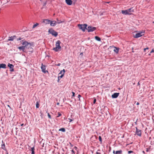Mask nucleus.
<instances>
[{"mask_svg": "<svg viewBox=\"0 0 154 154\" xmlns=\"http://www.w3.org/2000/svg\"><path fill=\"white\" fill-rule=\"evenodd\" d=\"M60 43L61 42L60 40L57 41L56 43V47L53 48V50L56 52H57L59 51V50H60L61 48V47L60 46Z\"/></svg>", "mask_w": 154, "mask_h": 154, "instance_id": "obj_2", "label": "nucleus"}, {"mask_svg": "<svg viewBox=\"0 0 154 154\" xmlns=\"http://www.w3.org/2000/svg\"><path fill=\"white\" fill-rule=\"evenodd\" d=\"M137 84H138V85H140V83H139V82Z\"/></svg>", "mask_w": 154, "mask_h": 154, "instance_id": "obj_53", "label": "nucleus"}, {"mask_svg": "<svg viewBox=\"0 0 154 154\" xmlns=\"http://www.w3.org/2000/svg\"><path fill=\"white\" fill-rule=\"evenodd\" d=\"M81 97V96L80 95V94H79L78 96V98H79V100H80V97Z\"/></svg>", "mask_w": 154, "mask_h": 154, "instance_id": "obj_39", "label": "nucleus"}, {"mask_svg": "<svg viewBox=\"0 0 154 154\" xmlns=\"http://www.w3.org/2000/svg\"><path fill=\"white\" fill-rule=\"evenodd\" d=\"M143 152V153H144V154H145V152H144V151H143V152Z\"/></svg>", "mask_w": 154, "mask_h": 154, "instance_id": "obj_52", "label": "nucleus"}, {"mask_svg": "<svg viewBox=\"0 0 154 154\" xmlns=\"http://www.w3.org/2000/svg\"><path fill=\"white\" fill-rule=\"evenodd\" d=\"M139 103L138 102H137L136 104L137 105H139Z\"/></svg>", "mask_w": 154, "mask_h": 154, "instance_id": "obj_50", "label": "nucleus"}, {"mask_svg": "<svg viewBox=\"0 0 154 154\" xmlns=\"http://www.w3.org/2000/svg\"><path fill=\"white\" fill-rule=\"evenodd\" d=\"M30 150L32 152L31 154H35V148L34 147L31 148Z\"/></svg>", "mask_w": 154, "mask_h": 154, "instance_id": "obj_21", "label": "nucleus"}, {"mask_svg": "<svg viewBox=\"0 0 154 154\" xmlns=\"http://www.w3.org/2000/svg\"><path fill=\"white\" fill-rule=\"evenodd\" d=\"M50 21L51 20L48 19H45L43 20V23H45V24H50Z\"/></svg>", "mask_w": 154, "mask_h": 154, "instance_id": "obj_14", "label": "nucleus"}, {"mask_svg": "<svg viewBox=\"0 0 154 154\" xmlns=\"http://www.w3.org/2000/svg\"><path fill=\"white\" fill-rule=\"evenodd\" d=\"M74 148H75L76 149L77 148V147L76 146H75Z\"/></svg>", "mask_w": 154, "mask_h": 154, "instance_id": "obj_54", "label": "nucleus"}, {"mask_svg": "<svg viewBox=\"0 0 154 154\" xmlns=\"http://www.w3.org/2000/svg\"><path fill=\"white\" fill-rule=\"evenodd\" d=\"M36 108H38L39 107V104L38 102H37L36 103Z\"/></svg>", "mask_w": 154, "mask_h": 154, "instance_id": "obj_28", "label": "nucleus"}, {"mask_svg": "<svg viewBox=\"0 0 154 154\" xmlns=\"http://www.w3.org/2000/svg\"><path fill=\"white\" fill-rule=\"evenodd\" d=\"M99 141L100 142V143H102V138H101V137L100 136H99Z\"/></svg>", "mask_w": 154, "mask_h": 154, "instance_id": "obj_27", "label": "nucleus"}, {"mask_svg": "<svg viewBox=\"0 0 154 154\" xmlns=\"http://www.w3.org/2000/svg\"><path fill=\"white\" fill-rule=\"evenodd\" d=\"M18 48L20 50H21L24 51L25 49V46H22L18 47Z\"/></svg>", "mask_w": 154, "mask_h": 154, "instance_id": "obj_20", "label": "nucleus"}, {"mask_svg": "<svg viewBox=\"0 0 154 154\" xmlns=\"http://www.w3.org/2000/svg\"><path fill=\"white\" fill-rule=\"evenodd\" d=\"M16 36L15 35L11 36L8 37V39L7 40V41H13L14 39L16 38Z\"/></svg>", "mask_w": 154, "mask_h": 154, "instance_id": "obj_9", "label": "nucleus"}, {"mask_svg": "<svg viewBox=\"0 0 154 154\" xmlns=\"http://www.w3.org/2000/svg\"><path fill=\"white\" fill-rule=\"evenodd\" d=\"M65 72V71L64 69H63V70L60 71V72L59 74V75H60L61 74V75L58 76V77H59L60 79L62 78L64 76Z\"/></svg>", "mask_w": 154, "mask_h": 154, "instance_id": "obj_5", "label": "nucleus"}, {"mask_svg": "<svg viewBox=\"0 0 154 154\" xmlns=\"http://www.w3.org/2000/svg\"><path fill=\"white\" fill-rule=\"evenodd\" d=\"M56 21L54 20L51 21L50 24V25L51 26H54L56 25Z\"/></svg>", "mask_w": 154, "mask_h": 154, "instance_id": "obj_15", "label": "nucleus"}, {"mask_svg": "<svg viewBox=\"0 0 154 154\" xmlns=\"http://www.w3.org/2000/svg\"><path fill=\"white\" fill-rule=\"evenodd\" d=\"M96 99L94 98V100L93 103L94 104H95L96 102Z\"/></svg>", "mask_w": 154, "mask_h": 154, "instance_id": "obj_36", "label": "nucleus"}, {"mask_svg": "<svg viewBox=\"0 0 154 154\" xmlns=\"http://www.w3.org/2000/svg\"><path fill=\"white\" fill-rule=\"evenodd\" d=\"M57 65V66H60V63H58L57 64V65Z\"/></svg>", "mask_w": 154, "mask_h": 154, "instance_id": "obj_45", "label": "nucleus"}, {"mask_svg": "<svg viewBox=\"0 0 154 154\" xmlns=\"http://www.w3.org/2000/svg\"><path fill=\"white\" fill-rule=\"evenodd\" d=\"M2 149H3L4 150H6L5 145V144L4 143H3L2 144Z\"/></svg>", "mask_w": 154, "mask_h": 154, "instance_id": "obj_23", "label": "nucleus"}, {"mask_svg": "<svg viewBox=\"0 0 154 154\" xmlns=\"http://www.w3.org/2000/svg\"><path fill=\"white\" fill-rule=\"evenodd\" d=\"M153 52H154V50H152V51L150 52V53H152Z\"/></svg>", "mask_w": 154, "mask_h": 154, "instance_id": "obj_44", "label": "nucleus"}, {"mask_svg": "<svg viewBox=\"0 0 154 154\" xmlns=\"http://www.w3.org/2000/svg\"><path fill=\"white\" fill-rule=\"evenodd\" d=\"M57 105H59V103H57Z\"/></svg>", "mask_w": 154, "mask_h": 154, "instance_id": "obj_51", "label": "nucleus"}, {"mask_svg": "<svg viewBox=\"0 0 154 154\" xmlns=\"http://www.w3.org/2000/svg\"><path fill=\"white\" fill-rule=\"evenodd\" d=\"M57 21H56V23H62L64 21H62L61 20H59L58 19H57Z\"/></svg>", "mask_w": 154, "mask_h": 154, "instance_id": "obj_24", "label": "nucleus"}, {"mask_svg": "<svg viewBox=\"0 0 154 154\" xmlns=\"http://www.w3.org/2000/svg\"><path fill=\"white\" fill-rule=\"evenodd\" d=\"M23 125H24L23 124H23H22L21 125V126H23Z\"/></svg>", "mask_w": 154, "mask_h": 154, "instance_id": "obj_49", "label": "nucleus"}, {"mask_svg": "<svg viewBox=\"0 0 154 154\" xmlns=\"http://www.w3.org/2000/svg\"><path fill=\"white\" fill-rule=\"evenodd\" d=\"M114 154H122V150L115 151L114 150L113 151Z\"/></svg>", "mask_w": 154, "mask_h": 154, "instance_id": "obj_10", "label": "nucleus"}, {"mask_svg": "<svg viewBox=\"0 0 154 154\" xmlns=\"http://www.w3.org/2000/svg\"><path fill=\"white\" fill-rule=\"evenodd\" d=\"M71 152H72V154H75V151L73 150V149L72 150V151H71Z\"/></svg>", "mask_w": 154, "mask_h": 154, "instance_id": "obj_33", "label": "nucleus"}, {"mask_svg": "<svg viewBox=\"0 0 154 154\" xmlns=\"http://www.w3.org/2000/svg\"><path fill=\"white\" fill-rule=\"evenodd\" d=\"M48 32L49 33L51 34L52 35L54 36L55 37L57 36L58 35L57 32L54 31L53 29H49Z\"/></svg>", "mask_w": 154, "mask_h": 154, "instance_id": "obj_4", "label": "nucleus"}, {"mask_svg": "<svg viewBox=\"0 0 154 154\" xmlns=\"http://www.w3.org/2000/svg\"><path fill=\"white\" fill-rule=\"evenodd\" d=\"M41 68L42 69V71L43 72L45 73L46 72H48L47 71L45 70V66L44 65H43L42 64Z\"/></svg>", "mask_w": 154, "mask_h": 154, "instance_id": "obj_12", "label": "nucleus"}, {"mask_svg": "<svg viewBox=\"0 0 154 154\" xmlns=\"http://www.w3.org/2000/svg\"><path fill=\"white\" fill-rule=\"evenodd\" d=\"M114 48L115 49H114L113 51L117 54L119 52V48L116 47H114Z\"/></svg>", "mask_w": 154, "mask_h": 154, "instance_id": "obj_19", "label": "nucleus"}, {"mask_svg": "<svg viewBox=\"0 0 154 154\" xmlns=\"http://www.w3.org/2000/svg\"><path fill=\"white\" fill-rule=\"evenodd\" d=\"M152 23L154 24V21H153Z\"/></svg>", "mask_w": 154, "mask_h": 154, "instance_id": "obj_56", "label": "nucleus"}, {"mask_svg": "<svg viewBox=\"0 0 154 154\" xmlns=\"http://www.w3.org/2000/svg\"><path fill=\"white\" fill-rule=\"evenodd\" d=\"M1 10V9H0V11Z\"/></svg>", "mask_w": 154, "mask_h": 154, "instance_id": "obj_58", "label": "nucleus"}, {"mask_svg": "<svg viewBox=\"0 0 154 154\" xmlns=\"http://www.w3.org/2000/svg\"><path fill=\"white\" fill-rule=\"evenodd\" d=\"M48 118L50 119H51V116L50 115L49 113H48Z\"/></svg>", "mask_w": 154, "mask_h": 154, "instance_id": "obj_31", "label": "nucleus"}, {"mask_svg": "<svg viewBox=\"0 0 154 154\" xmlns=\"http://www.w3.org/2000/svg\"><path fill=\"white\" fill-rule=\"evenodd\" d=\"M148 49H149V48H145L144 49V51H145L146 50V49L148 50Z\"/></svg>", "mask_w": 154, "mask_h": 154, "instance_id": "obj_40", "label": "nucleus"}, {"mask_svg": "<svg viewBox=\"0 0 154 154\" xmlns=\"http://www.w3.org/2000/svg\"><path fill=\"white\" fill-rule=\"evenodd\" d=\"M95 38L96 40L98 41H100L101 40L100 38L97 36H95Z\"/></svg>", "mask_w": 154, "mask_h": 154, "instance_id": "obj_22", "label": "nucleus"}, {"mask_svg": "<svg viewBox=\"0 0 154 154\" xmlns=\"http://www.w3.org/2000/svg\"><path fill=\"white\" fill-rule=\"evenodd\" d=\"M8 106V107H9L10 109L11 108V107H10V106L8 105H7Z\"/></svg>", "mask_w": 154, "mask_h": 154, "instance_id": "obj_48", "label": "nucleus"}, {"mask_svg": "<svg viewBox=\"0 0 154 154\" xmlns=\"http://www.w3.org/2000/svg\"><path fill=\"white\" fill-rule=\"evenodd\" d=\"M83 32H85V29H82Z\"/></svg>", "mask_w": 154, "mask_h": 154, "instance_id": "obj_47", "label": "nucleus"}, {"mask_svg": "<svg viewBox=\"0 0 154 154\" xmlns=\"http://www.w3.org/2000/svg\"><path fill=\"white\" fill-rule=\"evenodd\" d=\"M119 94V93H115L112 95V97L113 98H116L118 97Z\"/></svg>", "mask_w": 154, "mask_h": 154, "instance_id": "obj_11", "label": "nucleus"}, {"mask_svg": "<svg viewBox=\"0 0 154 154\" xmlns=\"http://www.w3.org/2000/svg\"><path fill=\"white\" fill-rule=\"evenodd\" d=\"M68 119L69 120V122H71L72 121V120L71 119Z\"/></svg>", "mask_w": 154, "mask_h": 154, "instance_id": "obj_42", "label": "nucleus"}, {"mask_svg": "<svg viewBox=\"0 0 154 154\" xmlns=\"http://www.w3.org/2000/svg\"><path fill=\"white\" fill-rule=\"evenodd\" d=\"M40 1L41 2H42V0H40Z\"/></svg>", "mask_w": 154, "mask_h": 154, "instance_id": "obj_57", "label": "nucleus"}, {"mask_svg": "<svg viewBox=\"0 0 154 154\" xmlns=\"http://www.w3.org/2000/svg\"><path fill=\"white\" fill-rule=\"evenodd\" d=\"M39 24L38 23H36V24H34L32 27V28H35L36 26L38 25Z\"/></svg>", "mask_w": 154, "mask_h": 154, "instance_id": "obj_25", "label": "nucleus"}, {"mask_svg": "<svg viewBox=\"0 0 154 154\" xmlns=\"http://www.w3.org/2000/svg\"><path fill=\"white\" fill-rule=\"evenodd\" d=\"M79 29H96V28L92 26H88V29L86 28L87 25L86 24H79L78 25Z\"/></svg>", "mask_w": 154, "mask_h": 154, "instance_id": "obj_1", "label": "nucleus"}, {"mask_svg": "<svg viewBox=\"0 0 154 154\" xmlns=\"http://www.w3.org/2000/svg\"><path fill=\"white\" fill-rule=\"evenodd\" d=\"M72 98L73 97L75 96V93L73 92H72Z\"/></svg>", "mask_w": 154, "mask_h": 154, "instance_id": "obj_34", "label": "nucleus"}, {"mask_svg": "<svg viewBox=\"0 0 154 154\" xmlns=\"http://www.w3.org/2000/svg\"><path fill=\"white\" fill-rule=\"evenodd\" d=\"M77 0H73V3L75 4V3L76 2Z\"/></svg>", "mask_w": 154, "mask_h": 154, "instance_id": "obj_41", "label": "nucleus"}, {"mask_svg": "<svg viewBox=\"0 0 154 154\" xmlns=\"http://www.w3.org/2000/svg\"><path fill=\"white\" fill-rule=\"evenodd\" d=\"M21 42H22V45H24V46H25V47L28 45H31V44L30 43L28 42L24 41L23 40H22Z\"/></svg>", "mask_w": 154, "mask_h": 154, "instance_id": "obj_7", "label": "nucleus"}, {"mask_svg": "<svg viewBox=\"0 0 154 154\" xmlns=\"http://www.w3.org/2000/svg\"><path fill=\"white\" fill-rule=\"evenodd\" d=\"M88 32H93L94 29H87Z\"/></svg>", "mask_w": 154, "mask_h": 154, "instance_id": "obj_29", "label": "nucleus"}, {"mask_svg": "<svg viewBox=\"0 0 154 154\" xmlns=\"http://www.w3.org/2000/svg\"><path fill=\"white\" fill-rule=\"evenodd\" d=\"M122 14L125 15L129 14V13H128V12L127 10H122Z\"/></svg>", "mask_w": 154, "mask_h": 154, "instance_id": "obj_17", "label": "nucleus"}, {"mask_svg": "<svg viewBox=\"0 0 154 154\" xmlns=\"http://www.w3.org/2000/svg\"><path fill=\"white\" fill-rule=\"evenodd\" d=\"M2 68L5 69L6 68V65L4 63H2L0 64V68Z\"/></svg>", "mask_w": 154, "mask_h": 154, "instance_id": "obj_18", "label": "nucleus"}, {"mask_svg": "<svg viewBox=\"0 0 154 154\" xmlns=\"http://www.w3.org/2000/svg\"><path fill=\"white\" fill-rule=\"evenodd\" d=\"M136 134L138 136L140 137L141 135V131L138 129L137 128H136Z\"/></svg>", "mask_w": 154, "mask_h": 154, "instance_id": "obj_6", "label": "nucleus"}, {"mask_svg": "<svg viewBox=\"0 0 154 154\" xmlns=\"http://www.w3.org/2000/svg\"><path fill=\"white\" fill-rule=\"evenodd\" d=\"M100 151V149L98 150L96 152V154H101V153L98 152Z\"/></svg>", "mask_w": 154, "mask_h": 154, "instance_id": "obj_30", "label": "nucleus"}, {"mask_svg": "<svg viewBox=\"0 0 154 154\" xmlns=\"http://www.w3.org/2000/svg\"><path fill=\"white\" fill-rule=\"evenodd\" d=\"M133 152L132 151H128V154H130V153H131L132 152Z\"/></svg>", "mask_w": 154, "mask_h": 154, "instance_id": "obj_38", "label": "nucleus"}, {"mask_svg": "<svg viewBox=\"0 0 154 154\" xmlns=\"http://www.w3.org/2000/svg\"><path fill=\"white\" fill-rule=\"evenodd\" d=\"M128 13H129V15L131 14V13L134 12V9L133 8H131L128 9L127 10Z\"/></svg>", "mask_w": 154, "mask_h": 154, "instance_id": "obj_16", "label": "nucleus"}, {"mask_svg": "<svg viewBox=\"0 0 154 154\" xmlns=\"http://www.w3.org/2000/svg\"><path fill=\"white\" fill-rule=\"evenodd\" d=\"M136 32H137L135 34H133V37L135 38H138L144 35L145 31H142L140 32H137V31Z\"/></svg>", "mask_w": 154, "mask_h": 154, "instance_id": "obj_3", "label": "nucleus"}, {"mask_svg": "<svg viewBox=\"0 0 154 154\" xmlns=\"http://www.w3.org/2000/svg\"><path fill=\"white\" fill-rule=\"evenodd\" d=\"M59 131H62L63 132H65V129L64 128H62L59 129Z\"/></svg>", "mask_w": 154, "mask_h": 154, "instance_id": "obj_26", "label": "nucleus"}, {"mask_svg": "<svg viewBox=\"0 0 154 154\" xmlns=\"http://www.w3.org/2000/svg\"><path fill=\"white\" fill-rule=\"evenodd\" d=\"M66 3L68 5H71L72 4V0H66Z\"/></svg>", "mask_w": 154, "mask_h": 154, "instance_id": "obj_13", "label": "nucleus"}, {"mask_svg": "<svg viewBox=\"0 0 154 154\" xmlns=\"http://www.w3.org/2000/svg\"><path fill=\"white\" fill-rule=\"evenodd\" d=\"M46 4H47V1H46L44 3H43V6H45L46 5Z\"/></svg>", "mask_w": 154, "mask_h": 154, "instance_id": "obj_35", "label": "nucleus"}, {"mask_svg": "<svg viewBox=\"0 0 154 154\" xmlns=\"http://www.w3.org/2000/svg\"><path fill=\"white\" fill-rule=\"evenodd\" d=\"M58 116H57V117H59L61 115V114L60 112H58Z\"/></svg>", "mask_w": 154, "mask_h": 154, "instance_id": "obj_32", "label": "nucleus"}, {"mask_svg": "<svg viewBox=\"0 0 154 154\" xmlns=\"http://www.w3.org/2000/svg\"><path fill=\"white\" fill-rule=\"evenodd\" d=\"M22 39V38H21L20 37L18 38H17V41H19V40H21V39Z\"/></svg>", "mask_w": 154, "mask_h": 154, "instance_id": "obj_37", "label": "nucleus"}, {"mask_svg": "<svg viewBox=\"0 0 154 154\" xmlns=\"http://www.w3.org/2000/svg\"><path fill=\"white\" fill-rule=\"evenodd\" d=\"M149 149H146V151L147 152H148L149 151Z\"/></svg>", "mask_w": 154, "mask_h": 154, "instance_id": "obj_43", "label": "nucleus"}, {"mask_svg": "<svg viewBox=\"0 0 154 154\" xmlns=\"http://www.w3.org/2000/svg\"><path fill=\"white\" fill-rule=\"evenodd\" d=\"M106 3H109V2H106Z\"/></svg>", "mask_w": 154, "mask_h": 154, "instance_id": "obj_55", "label": "nucleus"}, {"mask_svg": "<svg viewBox=\"0 0 154 154\" xmlns=\"http://www.w3.org/2000/svg\"><path fill=\"white\" fill-rule=\"evenodd\" d=\"M60 78L59 77H58V82H59V80H60Z\"/></svg>", "mask_w": 154, "mask_h": 154, "instance_id": "obj_46", "label": "nucleus"}, {"mask_svg": "<svg viewBox=\"0 0 154 154\" xmlns=\"http://www.w3.org/2000/svg\"><path fill=\"white\" fill-rule=\"evenodd\" d=\"M8 67H9L10 68V71L11 72H13L14 71V66L12 64H10V63H8Z\"/></svg>", "mask_w": 154, "mask_h": 154, "instance_id": "obj_8", "label": "nucleus"}]
</instances>
